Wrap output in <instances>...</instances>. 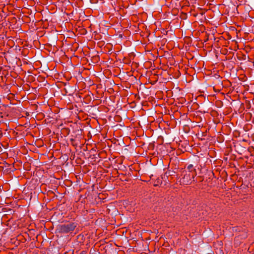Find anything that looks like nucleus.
Segmentation results:
<instances>
[{"mask_svg": "<svg viewBox=\"0 0 254 254\" xmlns=\"http://www.w3.org/2000/svg\"><path fill=\"white\" fill-rule=\"evenodd\" d=\"M187 169L189 170V171H192V172L193 173V170L194 169L193 168V165H191V164L189 165L188 166Z\"/></svg>", "mask_w": 254, "mask_h": 254, "instance_id": "39448f33", "label": "nucleus"}, {"mask_svg": "<svg viewBox=\"0 0 254 254\" xmlns=\"http://www.w3.org/2000/svg\"><path fill=\"white\" fill-rule=\"evenodd\" d=\"M3 122V116H2V113H0V123Z\"/></svg>", "mask_w": 254, "mask_h": 254, "instance_id": "423d86ee", "label": "nucleus"}, {"mask_svg": "<svg viewBox=\"0 0 254 254\" xmlns=\"http://www.w3.org/2000/svg\"><path fill=\"white\" fill-rule=\"evenodd\" d=\"M193 173L192 171H183L181 174L183 176L182 178L180 181L181 184L183 185H189L191 182V179L194 178L196 175V172L195 169H193Z\"/></svg>", "mask_w": 254, "mask_h": 254, "instance_id": "f257e3e1", "label": "nucleus"}, {"mask_svg": "<svg viewBox=\"0 0 254 254\" xmlns=\"http://www.w3.org/2000/svg\"><path fill=\"white\" fill-rule=\"evenodd\" d=\"M175 173V172L174 171L168 170L165 173V174L168 175V176H173V175H174Z\"/></svg>", "mask_w": 254, "mask_h": 254, "instance_id": "20e7f679", "label": "nucleus"}, {"mask_svg": "<svg viewBox=\"0 0 254 254\" xmlns=\"http://www.w3.org/2000/svg\"><path fill=\"white\" fill-rule=\"evenodd\" d=\"M162 183V180L161 179H159V178H158L155 181V183L154 184V186H158L159 184H161Z\"/></svg>", "mask_w": 254, "mask_h": 254, "instance_id": "7ed1b4c3", "label": "nucleus"}, {"mask_svg": "<svg viewBox=\"0 0 254 254\" xmlns=\"http://www.w3.org/2000/svg\"><path fill=\"white\" fill-rule=\"evenodd\" d=\"M253 122L254 123V119H253Z\"/></svg>", "mask_w": 254, "mask_h": 254, "instance_id": "0eeeda50", "label": "nucleus"}, {"mask_svg": "<svg viewBox=\"0 0 254 254\" xmlns=\"http://www.w3.org/2000/svg\"><path fill=\"white\" fill-rule=\"evenodd\" d=\"M253 122L254 123V119H253Z\"/></svg>", "mask_w": 254, "mask_h": 254, "instance_id": "6e6552de", "label": "nucleus"}, {"mask_svg": "<svg viewBox=\"0 0 254 254\" xmlns=\"http://www.w3.org/2000/svg\"><path fill=\"white\" fill-rule=\"evenodd\" d=\"M76 226L77 225L75 223H68L59 225L58 227V230L61 233H71L74 230Z\"/></svg>", "mask_w": 254, "mask_h": 254, "instance_id": "f03ea898", "label": "nucleus"}]
</instances>
